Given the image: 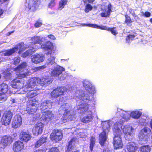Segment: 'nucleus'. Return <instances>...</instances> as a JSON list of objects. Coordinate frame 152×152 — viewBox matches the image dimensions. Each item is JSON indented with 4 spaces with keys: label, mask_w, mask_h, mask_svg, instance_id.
<instances>
[{
    "label": "nucleus",
    "mask_w": 152,
    "mask_h": 152,
    "mask_svg": "<svg viewBox=\"0 0 152 152\" xmlns=\"http://www.w3.org/2000/svg\"><path fill=\"white\" fill-rule=\"evenodd\" d=\"M48 38L52 39H55V38L54 35L52 34H49L48 36Z\"/></svg>",
    "instance_id": "52"
},
{
    "label": "nucleus",
    "mask_w": 152,
    "mask_h": 152,
    "mask_svg": "<svg viewBox=\"0 0 152 152\" xmlns=\"http://www.w3.org/2000/svg\"><path fill=\"white\" fill-rule=\"evenodd\" d=\"M13 64H19L20 61V58L19 57H15L13 59Z\"/></svg>",
    "instance_id": "49"
},
{
    "label": "nucleus",
    "mask_w": 152,
    "mask_h": 152,
    "mask_svg": "<svg viewBox=\"0 0 152 152\" xmlns=\"http://www.w3.org/2000/svg\"><path fill=\"white\" fill-rule=\"evenodd\" d=\"M13 135L14 136V137H16L17 136V134L16 133H14Z\"/></svg>",
    "instance_id": "59"
},
{
    "label": "nucleus",
    "mask_w": 152,
    "mask_h": 152,
    "mask_svg": "<svg viewBox=\"0 0 152 152\" xmlns=\"http://www.w3.org/2000/svg\"><path fill=\"white\" fill-rule=\"evenodd\" d=\"M9 90L8 85L4 83L0 85V94H5Z\"/></svg>",
    "instance_id": "31"
},
{
    "label": "nucleus",
    "mask_w": 152,
    "mask_h": 152,
    "mask_svg": "<svg viewBox=\"0 0 152 152\" xmlns=\"http://www.w3.org/2000/svg\"><path fill=\"white\" fill-rule=\"evenodd\" d=\"M144 16L146 18L149 17L151 16V13L149 12L146 11L145 12Z\"/></svg>",
    "instance_id": "51"
},
{
    "label": "nucleus",
    "mask_w": 152,
    "mask_h": 152,
    "mask_svg": "<svg viewBox=\"0 0 152 152\" xmlns=\"http://www.w3.org/2000/svg\"><path fill=\"white\" fill-rule=\"evenodd\" d=\"M141 152H150V148L148 145L143 146L141 147Z\"/></svg>",
    "instance_id": "39"
},
{
    "label": "nucleus",
    "mask_w": 152,
    "mask_h": 152,
    "mask_svg": "<svg viewBox=\"0 0 152 152\" xmlns=\"http://www.w3.org/2000/svg\"><path fill=\"white\" fill-rule=\"evenodd\" d=\"M40 89L36 87H30L26 86L24 91L26 93V96L28 99H33L38 95Z\"/></svg>",
    "instance_id": "7"
},
{
    "label": "nucleus",
    "mask_w": 152,
    "mask_h": 152,
    "mask_svg": "<svg viewBox=\"0 0 152 152\" xmlns=\"http://www.w3.org/2000/svg\"><path fill=\"white\" fill-rule=\"evenodd\" d=\"M83 86L85 88L86 90L91 94H94L95 93V88L92 86V85L88 82H84Z\"/></svg>",
    "instance_id": "23"
},
{
    "label": "nucleus",
    "mask_w": 152,
    "mask_h": 152,
    "mask_svg": "<svg viewBox=\"0 0 152 152\" xmlns=\"http://www.w3.org/2000/svg\"><path fill=\"white\" fill-rule=\"evenodd\" d=\"M46 67V66L45 65H44L41 66L36 67V70H40L41 69H44Z\"/></svg>",
    "instance_id": "50"
},
{
    "label": "nucleus",
    "mask_w": 152,
    "mask_h": 152,
    "mask_svg": "<svg viewBox=\"0 0 152 152\" xmlns=\"http://www.w3.org/2000/svg\"><path fill=\"white\" fill-rule=\"evenodd\" d=\"M40 78L35 77L29 79L26 83V86L33 87L39 84Z\"/></svg>",
    "instance_id": "17"
},
{
    "label": "nucleus",
    "mask_w": 152,
    "mask_h": 152,
    "mask_svg": "<svg viewBox=\"0 0 152 152\" xmlns=\"http://www.w3.org/2000/svg\"><path fill=\"white\" fill-rule=\"evenodd\" d=\"M121 134L119 130H118L114 133V136L113 138V144L115 149H121L123 147V144Z\"/></svg>",
    "instance_id": "4"
},
{
    "label": "nucleus",
    "mask_w": 152,
    "mask_h": 152,
    "mask_svg": "<svg viewBox=\"0 0 152 152\" xmlns=\"http://www.w3.org/2000/svg\"><path fill=\"white\" fill-rule=\"evenodd\" d=\"M56 0H50V2L48 4V7L51 8L54 7L56 4Z\"/></svg>",
    "instance_id": "46"
},
{
    "label": "nucleus",
    "mask_w": 152,
    "mask_h": 152,
    "mask_svg": "<svg viewBox=\"0 0 152 152\" xmlns=\"http://www.w3.org/2000/svg\"><path fill=\"white\" fill-rule=\"evenodd\" d=\"M42 25V23L41 21L39 20L36 21L34 24V26L36 28H39Z\"/></svg>",
    "instance_id": "48"
},
{
    "label": "nucleus",
    "mask_w": 152,
    "mask_h": 152,
    "mask_svg": "<svg viewBox=\"0 0 152 152\" xmlns=\"http://www.w3.org/2000/svg\"><path fill=\"white\" fill-rule=\"evenodd\" d=\"M76 140V138L73 137L69 141L67 146L66 152H70L75 147Z\"/></svg>",
    "instance_id": "24"
},
{
    "label": "nucleus",
    "mask_w": 152,
    "mask_h": 152,
    "mask_svg": "<svg viewBox=\"0 0 152 152\" xmlns=\"http://www.w3.org/2000/svg\"><path fill=\"white\" fill-rule=\"evenodd\" d=\"M48 152H60V151L57 148L54 147L50 148Z\"/></svg>",
    "instance_id": "47"
},
{
    "label": "nucleus",
    "mask_w": 152,
    "mask_h": 152,
    "mask_svg": "<svg viewBox=\"0 0 152 152\" xmlns=\"http://www.w3.org/2000/svg\"><path fill=\"white\" fill-rule=\"evenodd\" d=\"M7 99V96L6 95L0 94V103H2L6 101Z\"/></svg>",
    "instance_id": "45"
},
{
    "label": "nucleus",
    "mask_w": 152,
    "mask_h": 152,
    "mask_svg": "<svg viewBox=\"0 0 152 152\" xmlns=\"http://www.w3.org/2000/svg\"><path fill=\"white\" fill-rule=\"evenodd\" d=\"M4 12V11L3 9H0V16L3 14Z\"/></svg>",
    "instance_id": "54"
},
{
    "label": "nucleus",
    "mask_w": 152,
    "mask_h": 152,
    "mask_svg": "<svg viewBox=\"0 0 152 152\" xmlns=\"http://www.w3.org/2000/svg\"><path fill=\"white\" fill-rule=\"evenodd\" d=\"M99 142L101 146H104L107 137L105 129L99 134Z\"/></svg>",
    "instance_id": "18"
},
{
    "label": "nucleus",
    "mask_w": 152,
    "mask_h": 152,
    "mask_svg": "<svg viewBox=\"0 0 152 152\" xmlns=\"http://www.w3.org/2000/svg\"><path fill=\"white\" fill-rule=\"evenodd\" d=\"M68 0H61L59 2V8L62 9L66 4Z\"/></svg>",
    "instance_id": "41"
},
{
    "label": "nucleus",
    "mask_w": 152,
    "mask_h": 152,
    "mask_svg": "<svg viewBox=\"0 0 152 152\" xmlns=\"http://www.w3.org/2000/svg\"><path fill=\"white\" fill-rule=\"evenodd\" d=\"M112 5L110 3L107 6V10L106 9H102L101 10L103 11V12L100 13V15L102 17H109L110 15V13L112 12Z\"/></svg>",
    "instance_id": "20"
},
{
    "label": "nucleus",
    "mask_w": 152,
    "mask_h": 152,
    "mask_svg": "<svg viewBox=\"0 0 152 152\" xmlns=\"http://www.w3.org/2000/svg\"><path fill=\"white\" fill-rule=\"evenodd\" d=\"M125 121L124 120V121H123V120H122L121 119L120 120V121H119V123L120 124H123L124 122Z\"/></svg>",
    "instance_id": "56"
},
{
    "label": "nucleus",
    "mask_w": 152,
    "mask_h": 152,
    "mask_svg": "<svg viewBox=\"0 0 152 152\" xmlns=\"http://www.w3.org/2000/svg\"><path fill=\"white\" fill-rule=\"evenodd\" d=\"M125 17V20L124 22L127 26H129L130 24L133 22V21L131 19L130 17L127 14H126L124 15Z\"/></svg>",
    "instance_id": "38"
},
{
    "label": "nucleus",
    "mask_w": 152,
    "mask_h": 152,
    "mask_svg": "<svg viewBox=\"0 0 152 152\" xmlns=\"http://www.w3.org/2000/svg\"><path fill=\"white\" fill-rule=\"evenodd\" d=\"M26 66V63L23 62L14 68V70L15 72L16 76L18 78H26L31 74V72L27 69L26 71L24 72Z\"/></svg>",
    "instance_id": "1"
},
{
    "label": "nucleus",
    "mask_w": 152,
    "mask_h": 152,
    "mask_svg": "<svg viewBox=\"0 0 152 152\" xmlns=\"http://www.w3.org/2000/svg\"><path fill=\"white\" fill-rule=\"evenodd\" d=\"M86 25L88 27H90L95 28H99L100 29H102V26H99L96 24L89 23L86 24Z\"/></svg>",
    "instance_id": "43"
},
{
    "label": "nucleus",
    "mask_w": 152,
    "mask_h": 152,
    "mask_svg": "<svg viewBox=\"0 0 152 152\" xmlns=\"http://www.w3.org/2000/svg\"><path fill=\"white\" fill-rule=\"evenodd\" d=\"M44 127V124L41 122L36 124L33 127L32 132L34 136H38L41 134Z\"/></svg>",
    "instance_id": "12"
},
{
    "label": "nucleus",
    "mask_w": 152,
    "mask_h": 152,
    "mask_svg": "<svg viewBox=\"0 0 152 152\" xmlns=\"http://www.w3.org/2000/svg\"><path fill=\"white\" fill-rule=\"evenodd\" d=\"M13 141V139L11 136H3L0 141V148L4 149L8 145H10Z\"/></svg>",
    "instance_id": "10"
},
{
    "label": "nucleus",
    "mask_w": 152,
    "mask_h": 152,
    "mask_svg": "<svg viewBox=\"0 0 152 152\" xmlns=\"http://www.w3.org/2000/svg\"><path fill=\"white\" fill-rule=\"evenodd\" d=\"M23 142L19 140L15 141L13 145L12 149L14 152H20L24 149Z\"/></svg>",
    "instance_id": "14"
},
{
    "label": "nucleus",
    "mask_w": 152,
    "mask_h": 152,
    "mask_svg": "<svg viewBox=\"0 0 152 152\" xmlns=\"http://www.w3.org/2000/svg\"><path fill=\"white\" fill-rule=\"evenodd\" d=\"M116 28L113 27L112 28H108L106 26H102L101 30H104L110 31L112 34L114 35H116L118 33V32L115 30Z\"/></svg>",
    "instance_id": "32"
},
{
    "label": "nucleus",
    "mask_w": 152,
    "mask_h": 152,
    "mask_svg": "<svg viewBox=\"0 0 152 152\" xmlns=\"http://www.w3.org/2000/svg\"><path fill=\"white\" fill-rule=\"evenodd\" d=\"M28 99L26 103V111L28 113L33 114L36 110L39 102L35 98Z\"/></svg>",
    "instance_id": "3"
},
{
    "label": "nucleus",
    "mask_w": 152,
    "mask_h": 152,
    "mask_svg": "<svg viewBox=\"0 0 152 152\" xmlns=\"http://www.w3.org/2000/svg\"><path fill=\"white\" fill-rule=\"evenodd\" d=\"M18 50V47H15L9 49L7 50L4 51V53H3V55L4 56H9L12 55Z\"/></svg>",
    "instance_id": "29"
},
{
    "label": "nucleus",
    "mask_w": 152,
    "mask_h": 152,
    "mask_svg": "<svg viewBox=\"0 0 152 152\" xmlns=\"http://www.w3.org/2000/svg\"><path fill=\"white\" fill-rule=\"evenodd\" d=\"M93 7L90 4H87L85 6L84 9L85 12L86 13H88L90 11H91L93 9Z\"/></svg>",
    "instance_id": "40"
},
{
    "label": "nucleus",
    "mask_w": 152,
    "mask_h": 152,
    "mask_svg": "<svg viewBox=\"0 0 152 152\" xmlns=\"http://www.w3.org/2000/svg\"><path fill=\"white\" fill-rule=\"evenodd\" d=\"M84 97H85V98L84 99L88 100H90V96H89V95L86 94L84 95Z\"/></svg>",
    "instance_id": "53"
},
{
    "label": "nucleus",
    "mask_w": 152,
    "mask_h": 152,
    "mask_svg": "<svg viewBox=\"0 0 152 152\" xmlns=\"http://www.w3.org/2000/svg\"><path fill=\"white\" fill-rule=\"evenodd\" d=\"M34 50L33 48H30L23 53L22 54L21 56L23 58H25L31 55L34 52Z\"/></svg>",
    "instance_id": "34"
},
{
    "label": "nucleus",
    "mask_w": 152,
    "mask_h": 152,
    "mask_svg": "<svg viewBox=\"0 0 152 152\" xmlns=\"http://www.w3.org/2000/svg\"><path fill=\"white\" fill-rule=\"evenodd\" d=\"M142 113L140 111H136L132 112L130 114L131 117L135 119L139 118L142 115Z\"/></svg>",
    "instance_id": "36"
},
{
    "label": "nucleus",
    "mask_w": 152,
    "mask_h": 152,
    "mask_svg": "<svg viewBox=\"0 0 152 152\" xmlns=\"http://www.w3.org/2000/svg\"><path fill=\"white\" fill-rule=\"evenodd\" d=\"M132 15L134 17H136L137 16V15H135V14L134 13H132Z\"/></svg>",
    "instance_id": "58"
},
{
    "label": "nucleus",
    "mask_w": 152,
    "mask_h": 152,
    "mask_svg": "<svg viewBox=\"0 0 152 152\" xmlns=\"http://www.w3.org/2000/svg\"><path fill=\"white\" fill-rule=\"evenodd\" d=\"M53 102L50 100H47L42 102L41 105V109L43 110L48 109H50L52 106Z\"/></svg>",
    "instance_id": "25"
},
{
    "label": "nucleus",
    "mask_w": 152,
    "mask_h": 152,
    "mask_svg": "<svg viewBox=\"0 0 152 152\" xmlns=\"http://www.w3.org/2000/svg\"><path fill=\"white\" fill-rule=\"evenodd\" d=\"M64 70L60 67H56L51 71V75L54 77L58 76L62 73Z\"/></svg>",
    "instance_id": "28"
},
{
    "label": "nucleus",
    "mask_w": 152,
    "mask_h": 152,
    "mask_svg": "<svg viewBox=\"0 0 152 152\" xmlns=\"http://www.w3.org/2000/svg\"><path fill=\"white\" fill-rule=\"evenodd\" d=\"M13 116V113L10 110L5 111L1 118V122L2 125L5 126L9 125L11 123Z\"/></svg>",
    "instance_id": "6"
},
{
    "label": "nucleus",
    "mask_w": 152,
    "mask_h": 152,
    "mask_svg": "<svg viewBox=\"0 0 152 152\" xmlns=\"http://www.w3.org/2000/svg\"><path fill=\"white\" fill-rule=\"evenodd\" d=\"M67 90L68 89L66 87L58 86L51 92L50 95L52 98L56 99L61 96L64 95Z\"/></svg>",
    "instance_id": "5"
},
{
    "label": "nucleus",
    "mask_w": 152,
    "mask_h": 152,
    "mask_svg": "<svg viewBox=\"0 0 152 152\" xmlns=\"http://www.w3.org/2000/svg\"><path fill=\"white\" fill-rule=\"evenodd\" d=\"M48 139L47 137L42 136L34 144L35 148H38L41 146L42 144L46 142Z\"/></svg>",
    "instance_id": "30"
},
{
    "label": "nucleus",
    "mask_w": 152,
    "mask_h": 152,
    "mask_svg": "<svg viewBox=\"0 0 152 152\" xmlns=\"http://www.w3.org/2000/svg\"><path fill=\"white\" fill-rule=\"evenodd\" d=\"M54 115L52 111L48 110L44 112L41 117L42 120L48 122L50 121L54 117Z\"/></svg>",
    "instance_id": "15"
},
{
    "label": "nucleus",
    "mask_w": 152,
    "mask_h": 152,
    "mask_svg": "<svg viewBox=\"0 0 152 152\" xmlns=\"http://www.w3.org/2000/svg\"><path fill=\"white\" fill-rule=\"evenodd\" d=\"M149 21L152 23V18L150 19Z\"/></svg>",
    "instance_id": "64"
},
{
    "label": "nucleus",
    "mask_w": 152,
    "mask_h": 152,
    "mask_svg": "<svg viewBox=\"0 0 152 152\" xmlns=\"http://www.w3.org/2000/svg\"><path fill=\"white\" fill-rule=\"evenodd\" d=\"M63 137L61 131L59 129H54L50 134V138L52 140L57 142L61 141Z\"/></svg>",
    "instance_id": "9"
},
{
    "label": "nucleus",
    "mask_w": 152,
    "mask_h": 152,
    "mask_svg": "<svg viewBox=\"0 0 152 152\" xmlns=\"http://www.w3.org/2000/svg\"><path fill=\"white\" fill-rule=\"evenodd\" d=\"M95 141L96 139L94 137L91 136L90 137L89 148L91 152L93 150V148L95 144Z\"/></svg>",
    "instance_id": "37"
},
{
    "label": "nucleus",
    "mask_w": 152,
    "mask_h": 152,
    "mask_svg": "<svg viewBox=\"0 0 152 152\" xmlns=\"http://www.w3.org/2000/svg\"><path fill=\"white\" fill-rule=\"evenodd\" d=\"M150 124L151 128L152 129V120H151V121Z\"/></svg>",
    "instance_id": "61"
},
{
    "label": "nucleus",
    "mask_w": 152,
    "mask_h": 152,
    "mask_svg": "<svg viewBox=\"0 0 152 152\" xmlns=\"http://www.w3.org/2000/svg\"><path fill=\"white\" fill-rule=\"evenodd\" d=\"M31 45L33 47L36 44H40L42 42L41 39L38 36H34L31 38Z\"/></svg>",
    "instance_id": "33"
},
{
    "label": "nucleus",
    "mask_w": 152,
    "mask_h": 152,
    "mask_svg": "<svg viewBox=\"0 0 152 152\" xmlns=\"http://www.w3.org/2000/svg\"><path fill=\"white\" fill-rule=\"evenodd\" d=\"M22 119L21 116L18 114L14 116L12 122V126L14 129L19 128L22 124Z\"/></svg>",
    "instance_id": "11"
},
{
    "label": "nucleus",
    "mask_w": 152,
    "mask_h": 152,
    "mask_svg": "<svg viewBox=\"0 0 152 152\" xmlns=\"http://www.w3.org/2000/svg\"><path fill=\"white\" fill-rule=\"evenodd\" d=\"M32 62L37 64L42 62L44 60V56L42 54H36L31 57Z\"/></svg>",
    "instance_id": "19"
},
{
    "label": "nucleus",
    "mask_w": 152,
    "mask_h": 152,
    "mask_svg": "<svg viewBox=\"0 0 152 152\" xmlns=\"http://www.w3.org/2000/svg\"><path fill=\"white\" fill-rule=\"evenodd\" d=\"M32 138L31 134L28 132L22 130L19 135V139L22 141L27 142L30 141Z\"/></svg>",
    "instance_id": "13"
},
{
    "label": "nucleus",
    "mask_w": 152,
    "mask_h": 152,
    "mask_svg": "<svg viewBox=\"0 0 152 152\" xmlns=\"http://www.w3.org/2000/svg\"><path fill=\"white\" fill-rule=\"evenodd\" d=\"M40 79L39 84L42 86L48 84V82H50L49 79L47 77V76H45L42 77L41 78H40Z\"/></svg>",
    "instance_id": "35"
},
{
    "label": "nucleus",
    "mask_w": 152,
    "mask_h": 152,
    "mask_svg": "<svg viewBox=\"0 0 152 152\" xmlns=\"http://www.w3.org/2000/svg\"><path fill=\"white\" fill-rule=\"evenodd\" d=\"M126 148L129 152H134L138 148L135 143L130 142L128 143L126 146Z\"/></svg>",
    "instance_id": "26"
},
{
    "label": "nucleus",
    "mask_w": 152,
    "mask_h": 152,
    "mask_svg": "<svg viewBox=\"0 0 152 152\" xmlns=\"http://www.w3.org/2000/svg\"><path fill=\"white\" fill-rule=\"evenodd\" d=\"M14 31H10L7 33V36H9L12 33L14 32Z\"/></svg>",
    "instance_id": "57"
},
{
    "label": "nucleus",
    "mask_w": 152,
    "mask_h": 152,
    "mask_svg": "<svg viewBox=\"0 0 152 152\" xmlns=\"http://www.w3.org/2000/svg\"><path fill=\"white\" fill-rule=\"evenodd\" d=\"M10 85L12 88L19 89H21L24 86V84L22 81L18 78L14 79L12 80Z\"/></svg>",
    "instance_id": "16"
},
{
    "label": "nucleus",
    "mask_w": 152,
    "mask_h": 152,
    "mask_svg": "<svg viewBox=\"0 0 152 152\" xmlns=\"http://www.w3.org/2000/svg\"><path fill=\"white\" fill-rule=\"evenodd\" d=\"M42 48L46 50H52L53 48V44L50 41H48L41 45Z\"/></svg>",
    "instance_id": "27"
},
{
    "label": "nucleus",
    "mask_w": 152,
    "mask_h": 152,
    "mask_svg": "<svg viewBox=\"0 0 152 152\" xmlns=\"http://www.w3.org/2000/svg\"><path fill=\"white\" fill-rule=\"evenodd\" d=\"M55 58L54 56H50L48 60V65H52L55 63Z\"/></svg>",
    "instance_id": "44"
},
{
    "label": "nucleus",
    "mask_w": 152,
    "mask_h": 152,
    "mask_svg": "<svg viewBox=\"0 0 152 152\" xmlns=\"http://www.w3.org/2000/svg\"><path fill=\"white\" fill-rule=\"evenodd\" d=\"M41 0H29L28 5H26V9L30 12L35 11L41 4Z\"/></svg>",
    "instance_id": "8"
},
{
    "label": "nucleus",
    "mask_w": 152,
    "mask_h": 152,
    "mask_svg": "<svg viewBox=\"0 0 152 152\" xmlns=\"http://www.w3.org/2000/svg\"><path fill=\"white\" fill-rule=\"evenodd\" d=\"M89 3H92L95 0H87Z\"/></svg>",
    "instance_id": "55"
},
{
    "label": "nucleus",
    "mask_w": 152,
    "mask_h": 152,
    "mask_svg": "<svg viewBox=\"0 0 152 152\" xmlns=\"http://www.w3.org/2000/svg\"><path fill=\"white\" fill-rule=\"evenodd\" d=\"M89 105L87 102H83L77 106L78 110H80V113H84L88 109Z\"/></svg>",
    "instance_id": "21"
},
{
    "label": "nucleus",
    "mask_w": 152,
    "mask_h": 152,
    "mask_svg": "<svg viewBox=\"0 0 152 152\" xmlns=\"http://www.w3.org/2000/svg\"><path fill=\"white\" fill-rule=\"evenodd\" d=\"M12 102L13 103L15 102V99H13L12 100Z\"/></svg>",
    "instance_id": "62"
},
{
    "label": "nucleus",
    "mask_w": 152,
    "mask_h": 152,
    "mask_svg": "<svg viewBox=\"0 0 152 152\" xmlns=\"http://www.w3.org/2000/svg\"><path fill=\"white\" fill-rule=\"evenodd\" d=\"M88 114L86 115L81 120L83 123H88L91 121L93 119L94 116L93 113L91 111H88Z\"/></svg>",
    "instance_id": "22"
},
{
    "label": "nucleus",
    "mask_w": 152,
    "mask_h": 152,
    "mask_svg": "<svg viewBox=\"0 0 152 152\" xmlns=\"http://www.w3.org/2000/svg\"><path fill=\"white\" fill-rule=\"evenodd\" d=\"M135 37L134 35L129 34L127 36L126 39V43H129L130 42V40H133Z\"/></svg>",
    "instance_id": "42"
},
{
    "label": "nucleus",
    "mask_w": 152,
    "mask_h": 152,
    "mask_svg": "<svg viewBox=\"0 0 152 152\" xmlns=\"http://www.w3.org/2000/svg\"><path fill=\"white\" fill-rule=\"evenodd\" d=\"M61 108L62 110L64 111L61 118L62 121L64 123L73 120L75 118V114H72L70 113L71 109L70 106L66 104L62 105Z\"/></svg>",
    "instance_id": "2"
},
{
    "label": "nucleus",
    "mask_w": 152,
    "mask_h": 152,
    "mask_svg": "<svg viewBox=\"0 0 152 152\" xmlns=\"http://www.w3.org/2000/svg\"><path fill=\"white\" fill-rule=\"evenodd\" d=\"M71 152H80L79 150H76L74 151H73Z\"/></svg>",
    "instance_id": "60"
},
{
    "label": "nucleus",
    "mask_w": 152,
    "mask_h": 152,
    "mask_svg": "<svg viewBox=\"0 0 152 152\" xmlns=\"http://www.w3.org/2000/svg\"><path fill=\"white\" fill-rule=\"evenodd\" d=\"M22 51H21L20 50H19V51L18 52V53L19 54H20V53H21Z\"/></svg>",
    "instance_id": "63"
}]
</instances>
